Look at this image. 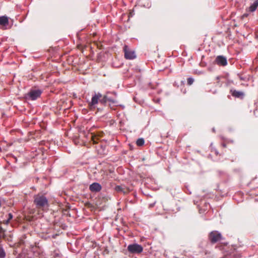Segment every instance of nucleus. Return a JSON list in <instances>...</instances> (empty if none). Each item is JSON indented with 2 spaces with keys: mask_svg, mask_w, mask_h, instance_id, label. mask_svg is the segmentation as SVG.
Segmentation results:
<instances>
[{
  "mask_svg": "<svg viewBox=\"0 0 258 258\" xmlns=\"http://www.w3.org/2000/svg\"><path fill=\"white\" fill-rule=\"evenodd\" d=\"M154 204H151V205H150V206L151 207H152L154 206Z\"/></svg>",
  "mask_w": 258,
  "mask_h": 258,
  "instance_id": "obj_45",
  "label": "nucleus"
},
{
  "mask_svg": "<svg viewBox=\"0 0 258 258\" xmlns=\"http://www.w3.org/2000/svg\"><path fill=\"white\" fill-rule=\"evenodd\" d=\"M219 174H220V175H221L222 174L224 173V172H223V171H220L219 172Z\"/></svg>",
  "mask_w": 258,
  "mask_h": 258,
  "instance_id": "obj_37",
  "label": "nucleus"
},
{
  "mask_svg": "<svg viewBox=\"0 0 258 258\" xmlns=\"http://www.w3.org/2000/svg\"><path fill=\"white\" fill-rule=\"evenodd\" d=\"M98 110H101V108H98Z\"/></svg>",
  "mask_w": 258,
  "mask_h": 258,
  "instance_id": "obj_47",
  "label": "nucleus"
},
{
  "mask_svg": "<svg viewBox=\"0 0 258 258\" xmlns=\"http://www.w3.org/2000/svg\"><path fill=\"white\" fill-rule=\"evenodd\" d=\"M127 250L130 254H139L143 251V247L141 244L133 243L127 246Z\"/></svg>",
  "mask_w": 258,
  "mask_h": 258,
  "instance_id": "obj_3",
  "label": "nucleus"
},
{
  "mask_svg": "<svg viewBox=\"0 0 258 258\" xmlns=\"http://www.w3.org/2000/svg\"><path fill=\"white\" fill-rule=\"evenodd\" d=\"M10 220L9 219H6L5 220L3 221V223L5 225H8L10 223Z\"/></svg>",
  "mask_w": 258,
  "mask_h": 258,
  "instance_id": "obj_27",
  "label": "nucleus"
},
{
  "mask_svg": "<svg viewBox=\"0 0 258 258\" xmlns=\"http://www.w3.org/2000/svg\"><path fill=\"white\" fill-rule=\"evenodd\" d=\"M102 97V94L98 92L97 93H94L92 95L91 102L89 103V105L91 107H94L95 105L97 104L99 101L100 98Z\"/></svg>",
  "mask_w": 258,
  "mask_h": 258,
  "instance_id": "obj_9",
  "label": "nucleus"
},
{
  "mask_svg": "<svg viewBox=\"0 0 258 258\" xmlns=\"http://www.w3.org/2000/svg\"><path fill=\"white\" fill-rule=\"evenodd\" d=\"M200 64L201 67H205L207 66V62L203 61V60H201V61L200 63Z\"/></svg>",
  "mask_w": 258,
  "mask_h": 258,
  "instance_id": "obj_24",
  "label": "nucleus"
},
{
  "mask_svg": "<svg viewBox=\"0 0 258 258\" xmlns=\"http://www.w3.org/2000/svg\"><path fill=\"white\" fill-rule=\"evenodd\" d=\"M119 106H120V107H121L122 108H124V106L123 105H119Z\"/></svg>",
  "mask_w": 258,
  "mask_h": 258,
  "instance_id": "obj_39",
  "label": "nucleus"
},
{
  "mask_svg": "<svg viewBox=\"0 0 258 258\" xmlns=\"http://www.w3.org/2000/svg\"><path fill=\"white\" fill-rule=\"evenodd\" d=\"M1 197H0V207H1Z\"/></svg>",
  "mask_w": 258,
  "mask_h": 258,
  "instance_id": "obj_44",
  "label": "nucleus"
},
{
  "mask_svg": "<svg viewBox=\"0 0 258 258\" xmlns=\"http://www.w3.org/2000/svg\"><path fill=\"white\" fill-rule=\"evenodd\" d=\"M184 192L189 195H190L191 194V192L189 190V189H188L187 186H185V188L184 189Z\"/></svg>",
  "mask_w": 258,
  "mask_h": 258,
  "instance_id": "obj_26",
  "label": "nucleus"
},
{
  "mask_svg": "<svg viewBox=\"0 0 258 258\" xmlns=\"http://www.w3.org/2000/svg\"><path fill=\"white\" fill-rule=\"evenodd\" d=\"M209 70L210 71H211V70H212V69H210V68H209Z\"/></svg>",
  "mask_w": 258,
  "mask_h": 258,
  "instance_id": "obj_48",
  "label": "nucleus"
},
{
  "mask_svg": "<svg viewBox=\"0 0 258 258\" xmlns=\"http://www.w3.org/2000/svg\"><path fill=\"white\" fill-rule=\"evenodd\" d=\"M136 70L137 72H141V69L138 67L136 69Z\"/></svg>",
  "mask_w": 258,
  "mask_h": 258,
  "instance_id": "obj_29",
  "label": "nucleus"
},
{
  "mask_svg": "<svg viewBox=\"0 0 258 258\" xmlns=\"http://www.w3.org/2000/svg\"><path fill=\"white\" fill-rule=\"evenodd\" d=\"M200 254L202 256L203 255H206L208 254H209L210 252H209L207 250H202L199 251Z\"/></svg>",
  "mask_w": 258,
  "mask_h": 258,
  "instance_id": "obj_20",
  "label": "nucleus"
},
{
  "mask_svg": "<svg viewBox=\"0 0 258 258\" xmlns=\"http://www.w3.org/2000/svg\"><path fill=\"white\" fill-rule=\"evenodd\" d=\"M53 258H62V254L59 249H55L51 253Z\"/></svg>",
  "mask_w": 258,
  "mask_h": 258,
  "instance_id": "obj_13",
  "label": "nucleus"
},
{
  "mask_svg": "<svg viewBox=\"0 0 258 258\" xmlns=\"http://www.w3.org/2000/svg\"><path fill=\"white\" fill-rule=\"evenodd\" d=\"M240 79L241 80H244V78L243 77H240Z\"/></svg>",
  "mask_w": 258,
  "mask_h": 258,
  "instance_id": "obj_40",
  "label": "nucleus"
},
{
  "mask_svg": "<svg viewBox=\"0 0 258 258\" xmlns=\"http://www.w3.org/2000/svg\"><path fill=\"white\" fill-rule=\"evenodd\" d=\"M109 101L112 104H117L118 101L116 100L113 99L112 97H109Z\"/></svg>",
  "mask_w": 258,
  "mask_h": 258,
  "instance_id": "obj_22",
  "label": "nucleus"
},
{
  "mask_svg": "<svg viewBox=\"0 0 258 258\" xmlns=\"http://www.w3.org/2000/svg\"><path fill=\"white\" fill-rule=\"evenodd\" d=\"M223 244L224 245H227L228 244V242H224Z\"/></svg>",
  "mask_w": 258,
  "mask_h": 258,
  "instance_id": "obj_42",
  "label": "nucleus"
},
{
  "mask_svg": "<svg viewBox=\"0 0 258 258\" xmlns=\"http://www.w3.org/2000/svg\"><path fill=\"white\" fill-rule=\"evenodd\" d=\"M57 236V234H53L52 235V237L53 238H55Z\"/></svg>",
  "mask_w": 258,
  "mask_h": 258,
  "instance_id": "obj_33",
  "label": "nucleus"
},
{
  "mask_svg": "<svg viewBox=\"0 0 258 258\" xmlns=\"http://www.w3.org/2000/svg\"><path fill=\"white\" fill-rule=\"evenodd\" d=\"M109 101L112 104H117L118 101L116 100L113 99L112 97H109Z\"/></svg>",
  "mask_w": 258,
  "mask_h": 258,
  "instance_id": "obj_21",
  "label": "nucleus"
},
{
  "mask_svg": "<svg viewBox=\"0 0 258 258\" xmlns=\"http://www.w3.org/2000/svg\"><path fill=\"white\" fill-rule=\"evenodd\" d=\"M205 205L206 207H207L208 206H210L209 203H205Z\"/></svg>",
  "mask_w": 258,
  "mask_h": 258,
  "instance_id": "obj_34",
  "label": "nucleus"
},
{
  "mask_svg": "<svg viewBox=\"0 0 258 258\" xmlns=\"http://www.w3.org/2000/svg\"><path fill=\"white\" fill-rule=\"evenodd\" d=\"M213 63L220 67H225L228 64L227 59L225 56L219 55L216 56Z\"/></svg>",
  "mask_w": 258,
  "mask_h": 258,
  "instance_id": "obj_7",
  "label": "nucleus"
},
{
  "mask_svg": "<svg viewBox=\"0 0 258 258\" xmlns=\"http://www.w3.org/2000/svg\"><path fill=\"white\" fill-rule=\"evenodd\" d=\"M216 154H218V152H216Z\"/></svg>",
  "mask_w": 258,
  "mask_h": 258,
  "instance_id": "obj_50",
  "label": "nucleus"
},
{
  "mask_svg": "<svg viewBox=\"0 0 258 258\" xmlns=\"http://www.w3.org/2000/svg\"><path fill=\"white\" fill-rule=\"evenodd\" d=\"M238 242H239V243H241V242L240 241V240H239V238L238 239Z\"/></svg>",
  "mask_w": 258,
  "mask_h": 258,
  "instance_id": "obj_46",
  "label": "nucleus"
},
{
  "mask_svg": "<svg viewBox=\"0 0 258 258\" xmlns=\"http://www.w3.org/2000/svg\"><path fill=\"white\" fill-rule=\"evenodd\" d=\"M185 83V81L184 80H181L180 81V84L181 85H183Z\"/></svg>",
  "mask_w": 258,
  "mask_h": 258,
  "instance_id": "obj_30",
  "label": "nucleus"
},
{
  "mask_svg": "<svg viewBox=\"0 0 258 258\" xmlns=\"http://www.w3.org/2000/svg\"><path fill=\"white\" fill-rule=\"evenodd\" d=\"M199 211H200V213H203L202 209H199Z\"/></svg>",
  "mask_w": 258,
  "mask_h": 258,
  "instance_id": "obj_41",
  "label": "nucleus"
},
{
  "mask_svg": "<svg viewBox=\"0 0 258 258\" xmlns=\"http://www.w3.org/2000/svg\"><path fill=\"white\" fill-rule=\"evenodd\" d=\"M145 144V140L143 138H139L136 141V144L139 147L143 146Z\"/></svg>",
  "mask_w": 258,
  "mask_h": 258,
  "instance_id": "obj_16",
  "label": "nucleus"
},
{
  "mask_svg": "<svg viewBox=\"0 0 258 258\" xmlns=\"http://www.w3.org/2000/svg\"><path fill=\"white\" fill-rule=\"evenodd\" d=\"M258 7V0H255L253 3L251 4L248 8L247 11L249 12H254Z\"/></svg>",
  "mask_w": 258,
  "mask_h": 258,
  "instance_id": "obj_12",
  "label": "nucleus"
},
{
  "mask_svg": "<svg viewBox=\"0 0 258 258\" xmlns=\"http://www.w3.org/2000/svg\"><path fill=\"white\" fill-rule=\"evenodd\" d=\"M134 10H133V11L131 12L129 14V16H128L129 18L132 17L134 16Z\"/></svg>",
  "mask_w": 258,
  "mask_h": 258,
  "instance_id": "obj_28",
  "label": "nucleus"
},
{
  "mask_svg": "<svg viewBox=\"0 0 258 258\" xmlns=\"http://www.w3.org/2000/svg\"><path fill=\"white\" fill-rule=\"evenodd\" d=\"M96 150L97 153L100 155H107L108 150L106 149V145L104 143H99L96 146Z\"/></svg>",
  "mask_w": 258,
  "mask_h": 258,
  "instance_id": "obj_8",
  "label": "nucleus"
},
{
  "mask_svg": "<svg viewBox=\"0 0 258 258\" xmlns=\"http://www.w3.org/2000/svg\"><path fill=\"white\" fill-rule=\"evenodd\" d=\"M231 82H232V81H231L230 80H228L227 83L229 84V83H230Z\"/></svg>",
  "mask_w": 258,
  "mask_h": 258,
  "instance_id": "obj_43",
  "label": "nucleus"
},
{
  "mask_svg": "<svg viewBox=\"0 0 258 258\" xmlns=\"http://www.w3.org/2000/svg\"><path fill=\"white\" fill-rule=\"evenodd\" d=\"M222 146L224 148L226 147V144L224 143L222 144Z\"/></svg>",
  "mask_w": 258,
  "mask_h": 258,
  "instance_id": "obj_32",
  "label": "nucleus"
},
{
  "mask_svg": "<svg viewBox=\"0 0 258 258\" xmlns=\"http://www.w3.org/2000/svg\"><path fill=\"white\" fill-rule=\"evenodd\" d=\"M194 82V79L192 77H189L187 79V84L188 85H191Z\"/></svg>",
  "mask_w": 258,
  "mask_h": 258,
  "instance_id": "obj_19",
  "label": "nucleus"
},
{
  "mask_svg": "<svg viewBox=\"0 0 258 258\" xmlns=\"http://www.w3.org/2000/svg\"><path fill=\"white\" fill-rule=\"evenodd\" d=\"M34 254L35 255V256H37V255H39V253L36 252H34Z\"/></svg>",
  "mask_w": 258,
  "mask_h": 258,
  "instance_id": "obj_31",
  "label": "nucleus"
},
{
  "mask_svg": "<svg viewBox=\"0 0 258 258\" xmlns=\"http://www.w3.org/2000/svg\"><path fill=\"white\" fill-rule=\"evenodd\" d=\"M114 190L118 192H123L124 194H125V191H124L121 185H116L114 187Z\"/></svg>",
  "mask_w": 258,
  "mask_h": 258,
  "instance_id": "obj_18",
  "label": "nucleus"
},
{
  "mask_svg": "<svg viewBox=\"0 0 258 258\" xmlns=\"http://www.w3.org/2000/svg\"><path fill=\"white\" fill-rule=\"evenodd\" d=\"M33 203L36 205V207L38 208H44L45 207H48L49 206L47 198L42 195H35L34 196Z\"/></svg>",
  "mask_w": 258,
  "mask_h": 258,
  "instance_id": "obj_2",
  "label": "nucleus"
},
{
  "mask_svg": "<svg viewBox=\"0 0 258 258\" xmlns=\"http://www.w3.org/2000/svg\"><path fill=\"white\" fill-rule=\"evenodd\" d=\"M109 97H110L109 96V95H107L106 94V95L103 96V97L102 98H101V99L100 98V100H99L100 103L102 105H105L107 101H109Z\"/></svg>",
  "mask_w": 258,
  "mask_h": 258,
  "instance_id": "obj_14",
  "label": "nucleus"
},
{
  "mask_svg": "<svg viewBox=\"0 0 258 258\" xmlns=\"http://www.w3.org/2000/svg\"><path fill=\"white\" fill-rule=\"evenodd\" d=\"M228 97L229 98L230 97V95H228Z\"/></svg>",
  "mask_w": 258,
  "mask_h": 258,
  "instance_id": "obj_49",
  "label": "nucleus"
},
{
  "mask_svg": "<svg viewBox=\"0 0 258 258\" xmlns=\"http://www.w3.org/2000/svg\"><path fill=\"white\" fill-rule=\"evenodd\" d=\"M6 252L3 245L0 244V258H6Z\"/></svg>",
  "mask_w": 258,
  "mask_h": 258,
  "instance_id": "obj_15",
  "label": "nucleus"
},
{
  "mask_svg": "<svg viewBox=\"0 0 258 258\" xmlns=\"http://www.w3.org/2000/svg\"><path fill=\"white\" fill-rule=\"evenodd\" d=\"M9 17L6 15L0 16V28L3 30H6L10 28L12 26L10 24Z\"/></svg>",
  "mask_w": 258,
  "mask_h": 258,
  "instance_id": "obj_6",
  "label": "nucleus"
},
{
  "mask_svg": "<svg viewBox=\"0 0 258 258\" xmlns=\"http://www.w3.org/2000/svg\"><path fill=\"white\" fill-rule=\"evenodd\" d=\"M26 15H28V13H27V14H26ZM26 16H25V18H26Z\"/></svg>",
  "mask_w": 258,
  "mask_h": 258,
  "instance_id": "obj_51",
  "label": "nucleus"
},
{
  "mask_svg": "<svg viewBox=\"0 0 258 258\" xmlns=\"http://www.w3.org/2000/svg\"><path fill=\"white\" fill-rule=\"evenodd\" d=\"M231 95L236 98L243 99L244 96V93L243 91H237L234 89H231L230 90Z\"/></svg>",
  "mask_w": 258,
  "mask_h": 258,
  "instance_id": "obj_11",
  "label": "nucleus"
},
{
  "mask_svg": "<svg viewBox=\"0 0 258 258\" xmlns=\"http://www.w3.org/2000/svg\"><path fill=\"white\" fill-rule=\"evenodd\" d=\"M212 132H214V133H215V131H215V127H213V128H212Z\"/></svg>",
  "mask_w": 258,
  "mask_h": 258,
  "instance_id": "obj_38",
  "label": "nucleus"
},
{
  "mask_svg": "<svg viewBox=\"0 0 258 258\" xmlns=\"http://www.w3.org/2000/svg\"><path fill=\"white\" fill-rule=\"evenodd\" d=\"M221 139L223 141H225L226 140V139L223 136H221Z\"/></svg>",
  "mask_w": 258,
  "mask_h": 258,
  "instance_id": "obj_36",
  "label": "nucleus"
},
{
  "mask_svg": "<svg viewBox=\"0 0 258 258\" xmlns=\"http://www.w3.org/2000/svg\"><path fill=\"white\" fill-rule=\"evenodd\" d=\"M248 15V14L246 13V14H244L243 15V17H247Z\"/></svg>",
  "mask_w": 258,
  "mask_h": 258,
  "instance_id": "obj_35",
  "label": "nucleus"
},
{
  "mask_svg": "<svg viewBox=\"0 0 258 258\" xmlns=\"http://www.w3.org/2000/svg\"><path fill=\"white\" fill-rule=\"evenodd\" d=\"M43 90L36 88H31L27 93L23 95L22 98L26 101H35L41 97Z\"/></svg>",
  "mask_w": 258,
  "mask_h": 258,
  "instance_id": "obj_1",
  "label": "nucleus"
},
{
  "mask_svg": "<svg viewBox=\"0 0 258 258\" xmlns=\"http://www.w3.org/2000/svg\"><path fill=\"white\" fill-rule=\"evenodd\" d=\"M123 51L124 57L126 59L132 60L137 57L135 51L130 50L128 46L126 45L123 46Z\"/></svg>",
  "mask_w": 258,
  "mask_h": 258,
  "instance_id": "obj_5",
  "label": "nucleus"
},
{
  "mask_svg": "<svg viewBox=\"0 0 258 258\" xmlns=\"http://www.w3.org/2000/svg\"><path fill=\"white\" fill-rule=\"evenodd\" d=\"M107 95L112 94L114 95L115 97L117 96V93L115 91H112V92H107Z\"/></svg>",
  "mask_w": 258,
  "mask_h": 258,
  "instance_id": "obj_25",
  "label": "nucleus"
},
{
  "mask_svg": "<svg viewBox=\"0 0 258 258\" xmlns=\"http://www.w3.org/2000/svg\"><path fill=\"white\" fill-rule=\"evenodd\" d=\"M89 188L92 192L97 193L101 190L102 187L99 182H94L90 184Z\"/></svg>",
  "mask_w": 258,
  "mask_h": 258,
  "instance_id": "obj_10",
  "label": "nucleus"
},
{
  "mask_svg": "<svg viewBox=\"0 0 258 258\" xmlns=\"http://www.w3.org/2000/svg\"><path fill=\"white\" fill-rule=\"evenodd\" d=\"M6 230L4 229L2 226L0 225V239L2 238H4L6 237Z\"/></svg>",
  "mask_w": 258,
  "mask_h": 258,
  "instance_id": "obj_17",
  "label": "nucleus"
},
{
  "mask_svg": "<svg viewBox=\"0 0 258 258\" xmlns=\"http://www.w3.org/2000/svg\"><path fill=\"white\" fill-rule=\"evenodd\" d=\"M209 239L211 243H215L220 240L222 239V236L218 231H211L209 234Z\"/></svg>",
  "mask_w": 258,
  "mask_h": 258,
  "instance_id": "obj_4",
  "label": "nucleus"
},
{
  "mask_svg": "<svg viewBox=\"0 0 258 258\" xmlns=\"http://www.w3.org/2000/svg\"><path fill=\"white\" fill-rule=\"evenodd\" d=\"M13 218V215L11 213H9L7 215V219H9L11 221Z\"/></svg>",
  "mask_w": 258,
  "mask_h": 258,
  "instance_id": "obj_23",
  "label": "nucleus"
}]
</instances>
